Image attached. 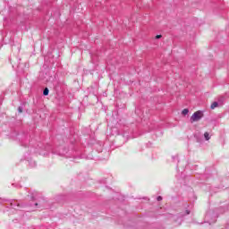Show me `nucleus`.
Returning a JSON list of instances; mask_svg holds the SVG:
<instances>
[{
    "label": "nucleus",
    "instance_id": "f257e3e1",
    "mask_svg": "<svg viewBox=\"0 0 229 229\" xmlns=\"http://www.w3.org/2000/svg\"><path fill=\"white\" fill-rule=\"evenodd\" d=\"M38 206L41 207L42 204L38 202H34L29 205H26V204H21V201L15 200V199L6 200V203L4 204V207H6V208H10V210H21V208H24L26 207H31V208H38Z\"/></svg>",
    "mask_w": 229,
    "mask_h": 229
},
{
    "label": "nucleus",
    "instance_id": "f03ea898",
    "mask_svg": "<svg viewBox=\"0 0 229 229\" xmlns=\"http://www.w3.org/2000/svg\"><path fill=\"white\" fill-rule=\"evenodd\" d=\"M16 139L19 140L20 145L23 148H28L29 146H34L33 145V140H30V137H28V132H20L17 134Z\"/></svg>",
    "mask_w": 229,
    "mask_h": 229
},
{
    "label": "nucleus",
    "instance_id": "7ed1b4c3",
    "mask_svg": "<svg viewBox=\"0 0 229 229\" xmlns=\"http://www.w3.org/2000/svg\"><path fill=\"white\" fill-rule=\"evenodd\" d=\"M217 217H219V216H217L215 211L209 210L206 213L205 221L208 223V225H214V223L217 221Z\"/></svg>",
    "mask_w": 229,
    "mask_h": 229
},
{
    "label": "nucleus",
    "instance_id": "20e7f679",
    "mask_svg": "<svg viewBox=\"0 0 229 229\" xmlns=\"http://www.w3.org/2000/svg\"><path fill=\"white\" fill-rule=\"evenodd\" d=\"M203 117V111H196L191 117V123H196Z\"/></svg>",
    "mask_w": 229,
    "mask_h": 229
},
{
    "label": "nucleus",
    "instance_id": "39448f33",
    "mask_svg": "<svg viewBox=\"0 0 229 229\" xmlns=\"http://www.w3.org/2000/svg\"><path fill=\"white\" fill-rule=\"evenodd\" d=\"M25 191L29 193L28 198H30L31 201H37L38 196V192H37V191H31L28 188H25Z\"/></svg>",
    "mask_w": 229,
    "mask_h": 229
},
{
    "label": "nucleus",
    "instance_id": "423d86ee",
    "mask_svg": "<svg viewBox=\"0 0 229 229\" xmlns=\"http://www.w3.org/2000/svg\"><path fill=\"white\" fill-rule=\"evenodd\" d=\"M54 60L50 58L45 59L44 67H53Z\"/></svg>",
    "mask_w": 229,
    "mask_h": 229
},
{
    "label": "nucleus",
    "instance_id": "0eeeda50",
    "mask_svg": "<svg viewBox=\"0 0 229 229\" xmlns=\"http://www.w3.org/2000/svg\"><path fill=\"white\" fill-rule=\"evenodd\" d=\"M189 214H191V210L187 209V210H185L184 214L180 215L178 216L177 219H178V221H180L179 225H182V217H183V216H189Z\"/></svg>",
    "mask_w": 229,
    "mask_h": 229
},
{
    "label": "nucleus",
    "instance_id": "6e6552de",
    "mask_svg": "<svg viewBox=\"0 0 229 229\" xmlns=\"http://www.w3.org/2000/svg\"><path fill=\"white\" fill-rule=\"evenodd\" d=\"M219 106V102L215 101L211 104L210 108L211 110H214V108H217Z\"/></svg>",
    "mask_w": 229,
    "mask_h": 229
},
{
    "label": "nucleus",
    "instance_id": "1a4fd4ad",
    "mask_svg": "<svg viewBox=\"0 0 229 229\" xmlns=\"http://www.w3.org/2000/svg\"><path fill=\"white\" fill-rule=\"evenodd\" d=\"M29 165L30 167H37V162L33 160L29 161Z\"/></svg>",
    "mask_w": 229,
    "mask_h": 229
},
{
    "label": "nucleus",
    "instance_id": "9d476101",
    "mask_svg": "<svg viewBox=\"0 0 229 229\" xmlns=\"http://www.w3.org/2000/svg\"><path fill=\"white\" fill-rule=\"evenodd\" d=\"M43 96H49V89L48 88H45L43 89Z\"/></svg>",
    "mask_w": 229,
    "mask_h": 229
},
{
    "label": "nucleus",
    "instance_id": "9b49d317",
    "mask_svg": "<svg viewBox=\"0 0 229 229\" xmlns=\"http://www.w3.org/2000/svg\"><path fill=\"white\" fill-rule=\"evenodd\" d=\"M205 140H210V134L208 132L204 133Z\"/></svg>",
    "mask_w": 229,
    "mask_h": 229
},
{
    "label": "nucleus",
    "instance_id": "f8f14e48",
    "mask_svg": "<svg viewBox=\"0 0 229 229\" xmlns=\"http://www.w3.org/2000/svg\"><path fill=\"white\" fill-rule=\"evenodd\" d=\"M61 155H64V157H74V156H71V155L69 154V152H67V151H63V152L61 153Z\"/></svg>",
    "mask_w": 229,
    "mask_h": 229
},
{
    "label": "nucleus",
    "instance_id": "ddd939ff",
    "mask_svg": "<svg viewBox=\"0 0 229 229\" xmlns=\"http://www.w3.org/2000/svg\"><path fill=\"white\" fill-rule=\"evenodd\" d=\"M173 162H180V159H178V156H172Z\"/></svg>",
    "mask_w": 229,
    "mask_h": 229
},
{
    "label": "nucleus",
    "instance_id": "4468645a",
    "mask_svg": "<svg viewBox=\"0 0 229 229\" xmlns=\"http://www.w3.org/2000/svg\"><path fill=\"white\" fill-rule=\"evenodd\" d=\"M189 114V109L185 108L182 111V115H187Z\"/></svg>",
    "mask_w": 229,
    "mask_h": 229
},
{
    "label": "nucleus",
    "instance_id": "2eb2a0df",
    "mask_svg": "<svg viewBox=\"0 0 229 229\" xmlns=\"http://www.w3.org/2000/svg\"><path fill=\"white\" fill-rule=\"evenodd\" d=\"M45 151H51V145L45 146Z\"/></svg>",
    "mask_w": 229,
    "mask_h": 229
},
{
    "label": "nucleus",
    "instance_id": "dca6fc26",
    "mask_svg": "<svg viewBox=\"0 0 229 229\" xmlns=\"http://www.w3.org/2000/svg\"><path fill=\"white\" fill-rule=\"evenodd\" d=\"M22 110H24V108L22 106L18 107L19 114H22Z\"/></svg>",
    "mask_w": 229,
    "mask_h": 229
},
{
    "label": "nucleus",
    "instance_id": "f3484780",
    "mask_svg": "<svg viewBox=\"0 0 229 229\" xmlns=\"http://www.w3.org/2000/svg\"><path fill=\"white\" fill-rule=\"evenodd\" d=\"M162 199H163L162 196H157V201H162Z\"/></svg>",
    "mask_w": 229,
    "mask_h": 229
},
{
    "label": "nucleus",
    "instance_id": "a211bd4d",
    "mask_svg": "<svg viewBox=\"0 0 229 229\" xmlns=\"http://www.w3.org/2000/svg\"><path fill=\"white\" fill-rule=\"evenodd\" d=\"M156 38H157V39L162 38V35H157V36H156Z\"/></svg>",
    "mask_w": 229,
    "mask_h": 229
},
{
    "label": "nucleus",
    "instance_id": "6ab92c4d",
    "mask_svg": "<svg viewBox=\"0 0 229 229\" xmlns=\"http://www.w3.org/2000/svg\"><path fill=\"white\" fill-rule=\"evenodd\" d=\"M219 210L223 213L225 212V209L223 208H220Z\"/></svg>",
    "mask_w": 229,
    "mask_h": 229
},
{
    "label": "nucleus",
    "instance_id": "aec40b11",
    "mask_svg": "<svg viewBox=\"0 0 229 229\" xmlns=\"http://www.w3.org/2000/svg\"><path fill=\"white\" fill-rule=\"evenodd\" d=\"M10 62H11V64H12V59H10Z\"/></svg>",
    "mask_w": 229,
    "mask_h": 229
}]
</instances>
